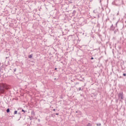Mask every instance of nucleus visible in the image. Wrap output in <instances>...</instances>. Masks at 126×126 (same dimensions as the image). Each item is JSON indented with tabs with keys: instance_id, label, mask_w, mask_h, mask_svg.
<instances>
[{
	"instance_id": "7ed1b4c3",
	"label": "nucleus",
	"mask_w": 126,
	"mask_h": 126,
	"mask_svg": "<svg viewBox=\"0 0 126 126\" xmlns=\"http://www.w3.org/2000/svg\"><path fill=\"white\" fill-rule=\"evenodd\" d=\"M98 8H96L94 10L93 12L94 13H98L99 12V11L98 10Z\"/></svg>"
},
{
	"instance_id": "9d476101",
	"label": "nucleus",
	"mask_w": 126,
	"mask_h": 126,
	"mask_svg": "<svg viewBox=\"0 0 126 126\" xmlns=\"http://www.w3.org/2000/svg\"><path fill=\"white\" fill-rule=\"evenodd\" d=\"M96 126H101V124L100 123H98V124H96Z\"/></svg>"
},
{
	"instance_id": "6ab92c4d",
	"label": "nucleus",
	"mask_w": 126,
	"mask_h": 126,
	"mask_svg": "<svg viewBox=\"0 0 126 126\" xmlns=\"http://www.w3.org/2000/svg\"><path fill=\"white\" fill-rule=\"evenodd\" d=\"M102 10H104V8H102Z\"/></svg>"
},
{
	"instance_id": "f257e3e1",
	"label": "nucleus",
	"mask_w": 126,
	"mask_h": 126,
	"mask_svg": "<svg viewBox=\"0 0 126 126\" xmlns=\"http://www.w3.org/2000/svg\"><path fill=\"white\" fill-rule=\"evenodd\" d=\"M4 89H7L5 85L3 84L0 85V94H3V93H4Z\"/></svg>"
},
{
	"instance_id": "f3484780",
	"label": "nucleus",
	"mask_w": 126,
	"mask_h": 126,
	"mask_svg": "<svg viewBox=\"0 0 126 126\" xmlns=\"http://www.w3.org/2000/svg\"><path fill=\"white\" fill-rule=\"evenodd\" d=\"M53 111H54V112H55V111H56V109H54Z\"/></svg>"
},
{
	"instance_id": "f8f14e48",
	"label": "nucleus",
	"mask_w": 126,
	"mask_h": 126,
	"mask_svg": "<svg viewBox=\"0 0 126 126\" xmlns=\"http://www.w3.org/2000/svg\"><path fill=\"white\" fill-rule=\"evenodd\" d=\"M14 72H15V71H16V68L14 69Z\"/></svg>"
},
{
	"instance_id": "423d86ee",
	"label": "nucleus",
	"mask_w": 126,
	"mask_h": 126,
	"mask_svg": "<svg viewBox=\"0 0 126 126\" xmlns=\"http://www.w3.org/2000/svg\"><path fill=\"white\" fill-rule=\"evenodd\" d=\"M18 115L20 119L21 118V113H20V112H18Z\"/></svg>"
},
{
	"instance_id": "6e6552de",
	"label": "nucleus",
	"mask_w": 126,
	"mask_h": 126,
	"mask_svg": "<svg viewBox=\"0 0 126 126\" xmlns=\"http://www.w3.org/2000/svg\"><path fill=\"white\" fill-rule=\"evenodd\" d=\"M22 112H24V114H25V112H27V111H25L24 109H22Z\"/></svg>"
},
{
	"instance_id": "2eb2a0df",
	"label": "nucleus",
	"mask_w": 126,
	"mask_h": 126,
	"mask_svg": "<svg viewBox=\"0 0 126 126\" xmlns=\"http://www.w3.org/2000/svg\"><path fill=\"white\" fill-rule=\"evenodd\" d=\"M91 60H94V58L93 57H91Z\"/></svg>"
},
{
	"instance_id": "4468645a",
	"label": "nucleus",
	"mask_w": 126,
	"mask_h": 126,
	"mask_svg": "<svg viewBox=\"0 0 126 126\" xmlns=\"http://www.w3.org/2000/svg\"><path fill=\"white\" fill-rule=\"evenodd\" d=\"M81 90V88H79V91H80Z\"/></svg>"
},
{
	"instance_id": "0eeeda50",
	"label": "nucleus",
	"mask_w": 126,
	"mask_h": 126,
	"mask_svg": "<svg viewBox=\"0 0 126 126\" xmlns=\"http://www.w3.org/2000/svg\"><path fill=\"white\" fill-rule=\"evenodd\" d=\"M10 112V110H9V108H7L6 110V113H9Z\"/></svg>"
},
{
	"instance_id": "ddd939ff",
	"label": "nucleus",
	"mask_w": 126,
	"mask_h": 126,
	"mask_svg": "<svg viewBox=\"0 0 126 126\" xmlns=\"http://www.w3.org/2000/svg\"><path fill=\"white\" fill-rule=\"evenodd\" d=\"M126 76V73H123V76Z\"/></svg>"
},
{
	"instance_id": "a211bd4d",
	"label": "nucleus",
	"mask_w": 126,
	"mask_h": 126,
	"mask_svg": "<svg viewBox=\"0 0 126 126\" xmlns=\"http://www.w3.org/2000/svg\"><path fill=\"white\" fill-rule=\"evenodd\" d=\"M55 70H57V68H55Z\"/></svg>"
},
{
	"instance_id": "1a4fd4ad",
	"label": "nucleus",
	"mask_w": 126,
	"mask_h": 126,
	"mask_svg": "<svg viewBox=\"0 0 126 126\" xmlns=\"http://www.w3.org/2000/svg\"><path fill=\"white\" fill-rule=\"evenodd\" d=\"M17 114V111H15L14 113V115H16Z\"/></svg>"
},
{
	"instance_id": "39448f33",
	"label": "nucleus",
	"mask_w": 126,
	"mask_h": 126,
	"mask_svg": "<svg viewBox=\"0 0 126 126\" xmlns=\"http://www.w3.org/2000/svg\"><path fill=\"white\" fill-rule=\"evenodd\" d=\"M32 57H33V55L31 54L30 55H29L28 58L29 59H32Z\"/></svg>"
},
{
	"instance_id": "dca6fc26",
	"label": "nucleus",
	"mask_w": 126,
	"mask_h": 126,
	"mask_svg": "<svg viewBox=\"0 0 126 126\" xmlns=\"http://www.w3.org/2000/svg\"><path fill=\"white\" fill-rule=\"evenodd\" d=\"M56 115L58 116V115H59V113H56Z\"/></svg>"
},
{
	"instance_id": "aec40b11",
	"label": "nucleus",
	"mask_w": 126,
	"mask_h": 126,
	"mask_svg": "<svg viewBox=\"0 0 126 126\" xmlns=\"http://www.w3.org/2000/svg\"><path fill=\"white\" fill-rule=\"evenodd\" d=\"M38 121H40V119H38Z\"/></svg>"
},
{
	"instance_id": "9b49d317",
	"label": "nucleus",
	"mask_w": 126,
	"mask_h": 126,
	"mask_svg": "<svg viewBox=\"0 0 126 126\" xmlns=\"http://www.w3.org/2000/svg\"><path fill=\"white\" fill-rule=\"evenodd\" d=\"M29 118H30V121H32V118H31V117L30 116L29 117Z\"/></svg>"
},
{
	"instance_id": "20e7f679",
	"label": "nucleus",
	"mask_w": 126,
	"mask_h": 126,
	"mask_svg": "<svg viewBox=\"0 0 126 126\" xmlns=\"http://www.w3.org/2000/svg\"><path fill=\"white\" fill-rule=\"evenodd\" d=\"M110 30H112V31H114V30H115V28L112 26L110 28Z\"/></svg>"
},
{
	"instance_id": "f03ea898",
	"label": "nucleus",
	"mask_w": 126,
	"mask_h": 126,
	"mask_svg": "<svg viewBox=\"0 0 126 126\" xmlns=\"http://www.w3.org/2000/svg\"><path fill=\"white\" fill-rule=\"evenodd\" d=\"M118 99H119L120 101H122V100H124V94L123 92H120L118 94Z\"/></svg>"
}]
</instances>
